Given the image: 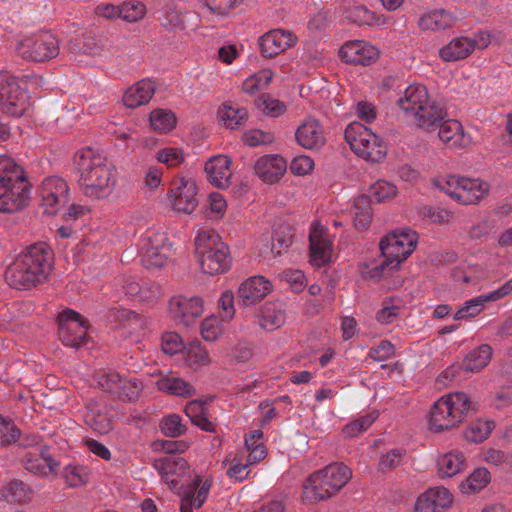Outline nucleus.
Listing matches in <instances>:
<instances>
[{"label": "nucleus", "mask_w": 512, "mask_h": 512, "mask_svg": "<svg viewBox=\"0 0 512 512\" xmlns=\"http://www.w3.org/2000/svg\"><path fill=\"white\" fill-rule=\"evenodd\" d=\"M78 183L83 194L91 199H106L117 184V170L108 160L91 148L76 153Z\"/></svg>", "instance_id": "f257e3e1"}, {"label": "nucleus", "mask_w": 512, "mask_h": 512, "mask_svg": "<svg viewBox=\"0 0 512 512\" xmlns=\"http://www.w3.org/2000/svg\"><path fill=\"white\" fill-rule=\"evenodd\" d=\"M40 196L44 213L54 215L67 204L69 187L63 178L50 176L43 180Z\"/></svg>", "instance_id": "f3484780"}, {"label": "nucleus", "mask_w": 512, "mask_h": 512, "mask_svg": "<svg viewBox=\"0 0 512 512\" xmlns=\"http://www.w3.org/2000/svg\"><path fill=\"white\" fill-rule=\"evenodd\" d=\"M286 313L280 302L265 303L259 313V325L267 331H274L284 325Z\"/></svg>", "instance_id": "c9c22d12"}, {"label": "nucleus", "mask_w": 512, "mask_h": 512, "mask_svg": "<svg viewBox=\"0 0 512 512\" xmlns=\"http://www.w3.org/2000/svg\"><path fill=\"white\" fill-rule=\"evenodd\" d=\"M90 471L86 466L70 464L63 470V478L68 486L79 487L88 482Z\"/></svg>", "instance_id": "5fc2aeb1"}, {"label": "nucleus", "mask_w": 512, "mask_h": 512, "mask_svg": "<svg viewBox=\"0 0 512 512\" xmlns=\"http://www.w3.org/2000/svg\"><path fill=\"white\" fill-rule=\"evenodd\" d=\"M155 158L167 167H177L183 163L185 156L181 148L168 146L157 150Z\"/></svg>", "instance_id": "13d9d810"}, {"label": "nucleus", "mask_w": 512, "mask_h": 512, "mask_svg": "<svg viewBox=\"0 0 512 512\" xmlns=\"http://www.w3.org/2000/svg\"><path fill=\"white\" fill-rule=\"evenodd\" d=\"M418 234L410 228L396 229L380 242V249L384 260L372 268H361L364 278L376 279L385 276L387 271L396 269L416 248Z\"/></svg>", "instance_id": "20e7f679"}, {"label": "nucleus", "mask_w": 512, "mask_h": 512, "mask_svg": "<svg viewBox=\"0 0 512 512\" xmlns=\"http://www.w3.org/2000/svg\"><path fill=\"white\" fill-rule=\"evenodd\" d=\"M86 331L87 326L77 312L65 310L59 315V337L64 345L78 347Z\"/></svg>", "instance_id": "aec40b11"}, {"label": "nucleus", "mask_w": 512, "mask_h": 512, "mask_svg": "<svg viewBox=\"0 0 512 512\" xmlns=\"http://www.w3.org/2000/svg\"><path fill=\"white\" fill-rule=\"evenodd\" d=\"M223 356L230 364H243L252 359L253 353L247 343L239 342L233 346L227 347L223 351Z\"/></svg>", "instance_id": "6e6d98bb"}, {"label": "nucleus", "mask_w": 512, "mask_h": 512, "mask_svg": "<svg viewBox=\"0 0 512 512\" xmlns=\"http://www.w3.org/2000/svg\"><path fill=\"white\" fill-rule=\"evenodd\" d=\"M228 209L225 196L219 192H212L208 195L205 206V214L211 220H221Z\"/></svg>", "instance_id": "09e8293b"}, {"label": "nucleus", "mask_w": 512, "mask_h": 512, "mask_svg": "<svg viewBox=\"0 0 512 512\" xmlns=\"http://www.w3.org/2000/svg\"><path fill=\"white\" fill-rule=\"evenodd\" d=\"M309 248V262L312 266L320 268L332 261L333 237L327 227L317 220L310 226Z\"/></svg>", "instance_id": "dca6fc26"}, {"label": "nucleus", "mask_w": 512, "mask_h": 512, "mask_svg": "<svg viewBox=\"0 0 512 512\" xmlns=\"http://www.w3.org/2000/svg\"><path fill=\"white\" fill-rule=\"evenodd\" d=\"M28 107V95L20 87L18 79L0 71V111L8 116L21 117Z\"/></svg>", "instance_id": "9b49d317"}, {"label": "nucleus", "mask_w": 512, "mask_h": 512, "mask_svg": "<svg viewBox=\"0 0 512 512\" xmlns=\"http://www.w3.org/2000/svg\"><path fill=\"white\" fill-rule=\"evenodd\" d=\"M490 189V184L480 178L461 176L456 201L465 205L476 204L489 194Z\"/></svg>", "instance_id": "c85d7f7f"}, {"label": "nucleus", "mask_w": 512, "mask_h": 512, "mask_svg": "<svg viewBox=\"0 0 512 512\" xmlns=\"http://www.w3.org/2000/svg\"><path fill=\"white\" fill-rule=\"evenodd\" d=\"M255 174L266 184L280 181L287 171L286 160L278 154L259 157L254 164Z\"/></svg>", "instance_id": "393cba45"}, {"label": "nucleus", "mask_w": 512, "mask_h": 512, "mask_svg": "<svg viewBox=\"0 0 512 512\" xmlns=\"http://www.w3.org/2000/svg\"><path fill=\"white\" fill-rule=\"evenodd\" d=\"M490 482L489 470L485 467H477L458 484V489L462 495L471 496L484 490Z\"/></svg>", "instance_id": "e433bc0d"}, {"label": "nucleus", "mask_w": 512, "mask_h": 512, "mask_svg": "<svg viewBox=\"0 0 512 512\" xmlns=\"http://www.w3.org/2000/svg\"><path fill=\"white\" fill-rule=\"evenodd\" d=\"M245 449L248 452L247 457L250 464L259 463L266 457L267 450L261 430H254L245 435Z\"/></svg>", "instance_id": "a19ab883"}, {"label": "nucleus", "mask_w": 512, "mask_h": 512, "mask_svg": "<svg viewBox=\"0 0 512 512\" xmlns=\"http://www.w3.org/2000/svg\"><path fill=\"white\" fill-rule=\"evenodd\" d=\"M491 356V347L483 344L466 355L463 361V368L468 372H478L488 365Z\"/></svg>", "instance_id": "79ce46f5"}, {"label": "nucleus", "mask_w": 512, "mask_h": 512, "mask_svg": "<svg viewBox=\"0 0 512 512\" xmlns=\"http://www.w3.org/2000/svg\"><path fill=\"white\" fill-rule=\"evenodd\" d=\"M494 427L493 421L478 419L464 429L463 437L470 443H481L489 437Z\"/></svg>", "instance_id": "c03bdc74"}, {"label": "nucleus", "mask_w": 512, "mask_h": 512, "mask_svg": "<svg viewBox=\"0 0 512 512\" xmlns=\"http://www.w3.org/2000/svg\"><path fill=\"white\" fill-rule=\"evenodd\" d=\"M197 185L192 178H180L173 182L168 194L171 208L178 213L191 214L198 205Z\"/></svg>", "instance_id": "a211bd4d"}, {"label": "nucleus", "mask_w": 512, "mask_h": 512, "mask_svg": "<svg viewBox=\"0 0 512 512\" xmlns=\"http://www.w3.org/2000/svg\"><path fill=\"white\" fill-rule=\"evenodd\" d=\"M200 333L205 341H216L223 333L221 321L214 314L207 316L201 322Z\"/></svg>", "instance_id": "4d7b16f0"}, {"label": "nucleus", "mask_w": 512, "mask_h": 512, "mask_svg": "<svg viewBox=\"0 0 512 512\" xmlns=\"http://www.w3.org/2000/svg\"><path fill=\"white\" fill-rule=\"evenodd\" d=\"M455 21L450 12L439 9L425 13L419 20V26L423 30L439 31L452 27Z\"/></svg>", "instance_id": "58836bf2"}, {"label": "nucleus", "mask_w": 512, "mask_h": 512, "mask_svg": "<svg viewBox=\"0 0 512 512\" xmlns=\"http://www.w3.org/2000/svg\"><path fill=\"white\" fill-rule=\"evenodd\" d=\"M31 185L22 166L7 155H0V212L14 213L30 201Z\"/></svg>", "instance_id": "7ed1b4c3"}, {"label": "nucleus", "mask_w": 512, "mask_h": 512, "mask_svg": "<svg viewBox=\"0 0 512 512\" xmlns=\"http://www.w3.org/2000/svg\"><path fill=\"white\" fill-rule=\"evenodd\" d=\"M352 476L351 470L340 463H334L314 472L304 483L302 499L316 503L326 500L343 488Z\"/></svg>", "instance_id": "39448f33"}, {"label": "nucleus", "mask_w": 512, "mask_h": 512, "mask_svg": "<svg viewBox=\"0 0 512 512\" xmlns=\"http://www.w3.org/2000/svg\"><path fill=\"white\" fill-rule=\"evenodd\" d=\"M116 319L123 328H127L130 332H138L144 329L147 324L146 319L140 317L130 310H121L117 312Z\"/></svg>", "instance_id": "052dcab7"}, {"label": "nucleus", "mask_w": 512, "mask_h": 512, "mask_svg": "<svg viewBox=\"0 0 512 512\" xmlns=\"http://www.w3.org/2000/svg\"><path fill=\"white\" fill-rule=\"evenodd\" d=\"M397 194L398 188L396 185L383 179L377 180L369 188V197L377 203L394 199Z\"/></svg>", "instance_id": "49530a36"}, {"label": "nucleus", "mask_w": 512, "mask_h": 512, "mask_svg": "<svg viewBox=\"0 0 512 512\" xmlns=\"http://www.w3.org/2000/svg\"><path fill=\"white\" fill-rule=\"evenodd\" d=\"M461 176L439 175L432 180L433 186L456 200Z\"/></svg>", "instance_id": "680f3d73"}, {"label": "nucleus", "mask_w": 512, "mask_h": 512, "mask_svg": "<svg viewBox=\"0 0 512 512\" xmlns=\"http://www.w3.org/2000/svg\"><path fill=\"white\" fill-rule=\"evenodd\" d=\"M492 36L488 31H479L473 37H457L439 50V57L446 62L467 58L475 49H485L491 44Z\"/></svg>", "instance_id": "ddd939ff"}, {"label": "nucleus", "mask_w": 512, "mask_h": 512, "mask_svg": "<svg viewBox=\"0 0 512 512\" xmlns=\"http://www.w3.org/2000/svg\"><path fill=\"white\" fill-rule=\"evenodd\" d=\"M436 466L441 479L452 478L464 470L466 457L462 451H448L438 457Z\"/></svg>", "instance_id": "72a5a7b5"}, {"label": "nucleus", "mask_w": 512, "mask_h": 512, "mask_svg": "<svg viewBox=\"0 0 512 512\" xmlns=\"http://www.w3.org/2000/svg\"><path fill=\"white\" fill-rule=\"evenodd\" d=\"M295 139L304 149H319L325 144L323 127L318 120L307 118L296 129Z\"/></svg>", "instance_id": "cd10ccee"}, {"label": "nucleus", "mask_w": 512, "mask_h": 512, "mask_svg": "<svg viewBox=\"0 0 512 512\" xmlns=\"http://www.w3.org/2000/svg\"><path fill=\"white\" fill-rule=\"evenodd\" d=\"M15 49L23 59L46 61L58 55L59 42L53 34L43 32L18 41Z\"/></svg>", "instance_id": "f8f14e48"}, {"label": "nucleus", "mask_w": 512, "mask_h": 512, "mask_svg": "<svg viewBox=\"0 0 512 512\" xmlns=\"http://www.w3.org/2000/svg\"><path fill=\"white\" fill-rule=\"evenodd\" d=\"M52 268L46 244L37 243L22 251L7 267L5 279L15 289H30L44 282Z\"/></svg>", "instance_id": "f03ea898"}, {"label": "nucleus", "mask_w": 512, "mask_h": 512, "mask_svg": "<svg viewBox=\"0 0 512 512\" xmlns=\"http://www.w3.org/2000/svg\"><path fill=\"white\" fill-rule=\"evenodd\" d=\"M184 412L190 421L206 432H214L213 423L206 416L205 404L198 400L186 404Z\"/></svg>", "instance_id": "37998d69"}, {"label": "nucleus", "mask_w": 512, "mask_h": 512, "mask_svg": "<svg viewBox=\"0 0 512 512\" xmlns=\"http://www.w3.org/2000/svg\"><path fill=\"white\" fill-rule=\"evenodd\" d=\"M85 422L100 434H106L112 428V416L109 413L108 407L96 402H91L87 405Z\"/></svg>", "instance_id": "f704fd0d"}, {"label": "nucleus", "mask_w": 512, "mask_h": 512, "mask_svg": "<svg viewBox=\"0 0 512 512\" xmlns=\"http://www.w3.org/2000/svg\"><path fill=\"white\" fill-rule=\"evenodd\" d=\"M429 101L428 91L424 85L411 84L404 90L397 103L406 115L413 117Z\"/></svg>", "instance_id": "2f4dec72"}, {"label": "nucleus", "mask_w": 512, "mask_h": 512, "mask_svg": "<svg viewBox=\"0 0 512 512\" xmlns=\"http://www.w3.org/2000/svg\"><path fill=\"white\" fill-rule=\"evenodd\" d=\"M1 497L9 503L23 504L31 499V490L22 481L14 480L2 488Z\"/></svg>", "instance_id": "a18cd8bd"}, {"label": "nucleus", "mask_w": 512, "mask_h": 512, "mask_svg": "<svg viewBox=\"0 0 512 512\" xmlns=\"http://www.w3.org/2000/svg\"><path fill=\"white\" fill-rule=\"evenodd\" d=\"M437 130L439 140L449 149H465L473 143V137L464 129L461 122L448 118V116L437 127Z\"/></svg>", "instance_id": "412c9836"}, {"label": "nucleus", "mask_w": 512, "mask_h": 512, "mask_svg": "<svg viewBox=\"0 0 512 512\" xmlns=\"http://www.w3.org/2000/svg\"><path fill=\"white\" fill-rule=\"evenodd\" d=\"M23 464L28 472L45 478L55 476L59 471V463L47 447L29 450L23 458Z\"/></svg>", "instance_id": "4be33fe9"}, {"label": "nucleus", "mask_w": 512, "mask_h": 512, "mask_svg": "<svg viewBox=\"0 0 512 512\" xmlns=\"http://www.w3.org/2000/svg\"><path fill=\"white\" fill-rule=\"evenodd\" d=\"M156 91L155 83L150 79H142L129 88L123 94L122 101L127 108H137L147 104Z\"/></svg>", "instance_id": "473e14b6"}, {"label": "nucleus", "mask_w": 512, "mask_h": 512, "mask_svg": "<svg viewBox=\"0 0 512 512\" xmlns=\"http://www.w3.org/2000/svg\"><path fill=\"white\" fill-rule=\"evenodd\" d=\"M471 400L464 392L441 396L430 408L428 424L431 431L442 432L456 427L467 417Z\"/></svg>", "instance_id": "423d86ee"}, {"label": "nucleus", "mask_w": 512, "mask_h": 512, "mask_svg": "<svg viewBox=\"0 0 512 512\" xmlns=\"http://www.w3.org/2000/svg\"><path fill=\"white\" fill-rule=\"evenodd\" d=\"M160 431L167 437L175 438L186 433L187 427L178 414H167L162 417L159 423Z\"/></svg>", "instance_id": "3c124183"}, {"label": "nucleus", "mask_w": 512, "mask_h": 512, "mask_svg": "<svg viewBox=\"0 0 512 512\" xmlns=\"http://www.w3.org/2000/svg\"><path fill=\"white\" fill-rule=\"evenodd\" d=\"M273 291L272 282L262 275H255L243 281L238 288L239 302L250 306L261 301Z\"/></svg>", "instance_id": "5701e85b"}, {"label": "nucleus", "mask_w": 512, "mask_h": 512, "mask_svg": "<svg viewBox=\"0 0 512 512\" xmlns=\"http://www.w3.org/2000/svg\"><path fill=\"white\" fill-rule=\"evenodd\" d=\"M195 253L205 274L217 275L230 267L229 248L214 230H198L195 237Z\"/></svg>", "instance_id": "0eeeda50"}, {"label": "nucleus", "mask_w": 512, "mask_h": 512, "mask_svg": "<svg viewBox=\"0 0 512 512\" xmlns=\"http://www.w3.org/2000/svg\"><path fill=\"white\" fill-rule=\"evenodd\" d=\"M447 116L448 112L442 104L430 100L419 112H416L413 118L418 128L430 133L436 131Z\"/></svg>", "instance_id": "c756f323"}, {"label": "nucleus", "mask_w": 512, "mask_h": 512, "mask_svg": "<svg viewBox=\"0 0 512 512\" xmlns=\"http://www.w3.org/2000/svg\"><path fill=\"white\" fill-rule=\"evenodd\" d=\"M400 315V306L391 299H385L382 307L376 313V320L380 324L388 325L398 319Z\"/></svg>", "instance_id": "0e129e2a"}, {"label": "nucleus", "mask_w": 512, "mask_h": 512, "mask_svg": "<svg viewBox=\"0 0 512 512\" xmlns=\"http://www.w3.org/2000/svg\"><path fill=\"white\" fill-rule=\"evenodd\" d=\"M150 124L153 130L166 133L176 125V117L169 110L155 109L150 114Z\"/></svg>", "instance_id": "603ef678"}, {"label": "nucleus", "mask_w": 512, "mask_h": 512, "mask_svg": "<svg viewBox=\"0 0 512 512\" xmlns=\"http://www.w3.org/2000/svg\"><path fill=\"white\" fill-rule=\"evenodd\" d=\"M204 170L211 184L218 188H227L233 175L232 159L223 154L214 155L206 161Z\"/></svg>", "instance_id": "a878e982"}, {"label": "nucleus", "mask_w": 512, "mask_h": 512, "mask_svg": "<svg viewBox=\"0 0 512 512\" xmlns=\"http://www.w3.org/2000/svg\"><path fill=\"white\" fill-rule=\"evenodd\" d=\"M155 375L158 376L156 381L157 389L163 393L182 398H188L196 394L192 384L173 372L163 373L159 371Z\"/></svg>", "instance_id": "7c9ffc66"}, {"label": "nucleus", "mask_w": 512, "mask_h": 512, "mask_svg": "<svg viewBox=\"0 0 512 512\" xmlns=\"http://www.w3.org/2000/svg\"><path fill=\"white\" fill-rule=\"evenodd\" d=\"M483 300L484 299H482L481 295H479L475 298L465 301L455 313L454 319L463 320L477 316L485 307Z\"/></svg>", "instance_id": "e2e57ef3"}, {"label": "nucleus", "mask_w": 512, "mask_h": 512, "mask_svg": "<svg viewBox=\"0 0 512 512\" xmlns=\"http://www.w3.org/2000/svg\"><path fill=\"white\" fill-rule=\"evenodd\" d=\"M142 390L143 384L138 379H123V384L117 397L125 401H135L139 397Z\"/></svg>", "instance_id": "338daca9"}, {"label": "nucleus", "mask_w": 512, "mask_h": 512, "mask_svg": "<svg viewBox=\"0 0 512 512\" xmlns=\"http://www.w3.org/2000/svg\"><path fill=\"white\" fill-rule=\"evenodd\" d=\"M219 121L228 129H236L243 125L248 117L247 109L231 102L223 103L218 111Z\"/></svg>", "instance_id": "4c0bfd02"}, {"label": "nucleus", "mask_w": 512, "mask_h": 512, "mask_svg": "<svg viewBox=\"0 0 512 512\" xmlns=\"http://www.w3.org/2000/svg\"><path fill=\"white\" fill-rule=\"evenodd\" d=\"M205 303L202 297L193 294H175L167 303V315L177 325L192 327L202 317Z\"/></svg>", "instance_id": "9d476101"}, {"label": "nucleus", "mask_w": 512, "mask_h": 512, "mask_svg": "<svg viewBox=\"0 0 512 512\" xmlns=\"http://www.w3.org/2000/svg\"><path fill=\"white\" fill-rule=\"evenodd\" d=\"M314 169V160L307 155L294 157L290 164L291 172L296 176H306Z\"/></svg>", "instance_id": "774afa93"}, {"label": "nucleus", "mask_w": 512, "mask_h": 512, "mask_svg": "<svg viewBox=\"0 0 512 512\" xmlns=\"http://www.w3.org/2000/svg\"><path fill=\"white\" fill-rule=\"evenodd\" d=\"M345 140L351 150L360 158L379 162L386 156V145L370 128L358 121L351 122L345 129Z\"/></svg>", "instance_id": "6e6552de"}, {"label": "nucleus", "mask_w": 512, "mask_h": 512, "mask_svg": "<svg viewBox=\"0 0 512 512\" xmlns=\"http://www.w3.org/2000/svg\"><path fill=\"white\" fill-rule=\"evenodd\" d=\"M343 15L349 22L359 26L372 25L376 20L374 12L362 5L345 8Z\"/></svg>", "instance_id": "864d4df0"}, {"label": "nucleus", "mask_w": 512, "mask_h": 512, "mask_svg": "<svg viewBox=\"0 0 512 512\" xmlns=\"http://www.w3.org/2000/svg\"><path fill=\"white\" fill-rule=\"evenodd\" d=\"M183 355L185 363L195 371L208 367L212 362L209 352L199 341L185 346Z\"/></svg>", "instance_id": "ea45409f"}, {"label": "nucleus", "mask_w": 512, "mask_h": 512, "mask_svg": "<svg viewBox=\"0 0 512 512\" xmlns=\"http://www.w3.org/2000/svg\"><path fill=\"white\" fill-rule=\"evenodd\" d=\"M297 37L284 29H273L260 38L261 53L266 57H274L293 47Z\"/></svg>", "instance_id": "bb28decb"}, {"label": "nucleus", "mask_w": 512, "mask_h": 512, "mask_svg": "<svg viewBox=\"0 0 512 512\" xmlns=\"http://www.w3.org/2000/svg\"><path fill=\"white\" fill-rule=\"evenodd\" d=\"M123 379L118 372L108 371L98 374L96 381L101 389L117 396L122 387Z\"/></svg>", "instance_id": "bf43d9fd"}, {"label": "nucleus", "mask_w": 512, "mask_h": 512, "mask_svg": "<svg viewBox=\"0 0 512 512\" xmlns=\"http://www.w3.org/2000/svg\"><path fill=\"white\" fill-rule=\"evenodd\" d=\"M273 76L274 73L271 69H262L247 77L242 84V89L247 94H253L257 91L263 90L270 84Z\"/></svg>", "instance_id": "de8ad7c7"}, {"label": "nucleus", "mask_w": 512, "mask_h": 512, "mask_svg": "<svg viewBox=\"0 0 512 512\" xmlns=\"http://www.w3.org/2000/svg\"><path fill=\"white\" fill-rule=\"evenodd\" d=\"M339 54L347 63L366 66L378 59L379 50L366 41L354 40L342 45Z\"/></svg>", "instance_id": "b1692460"}, {"label": "nucleus", "mask_w": 512, "mask_h": 512, "mask_svg": "<svg viewBox=\"0 0 512 512\" xmlns=\"http://www.w3.org/2000/svg\"><path fill=\"white\" fill-rule=\"evenodd\" d=\"M212 481L209 474H195L188 483L181 486L177 492L181 498L180 511L193 512L201 508L209 497Z\"/></svg>", "instance_id": "2eb2a0df"}, {"label": "nucleus", "mask_w": 512, "mask_h": 512, "mask_svg": "<svg viewBox=\"0 0 512 512\" xmlns=\"http://www.w3.org/2000/svg\"><path fill=\"white\" fill-rule=\"evenodd\" d=\"M172 252V244L168 234L157 228L146 230L140 237L138 253L141 263L147 269H159L164 267Z\"/></svg>", "instance_id": "1a4fd4ad"}, {"label": "nucleus", "mask_w": 512, "mask_h": 512, "mask_svg": "<svg viewBox=\"0 0 512 512\" xmlns=\"http://www.w3.org/2000/svg\"><path fill=\"white\" fill-rule=\"evenodd\" d=\"M351 213L355 227L358 229L366 228L371 221V207L368 199L365 196L355 198Z\"/></svg>", "instance_id": "8fccbe9b"}, {"label": "nucleus", "mask_w": 512, "mask_h": 512, "mask_svg": "<svg viewBox=\"0 0 512 512\" xmlns=\"http://www.w3.org/2000/svg\"><path fill=\"white\" fill-rule=\"evenodd\" d=\"M154 467L160 473L169 489L179 491L196 474L182 457L166 456L157 459Z\"/></svg>", "instance_id": "4468645a"}, {"label": "nucleus", "mask_w": 512, "mask_h": 512, "mask_svg": "<svg viewBox=\"0 0 512 512\" xmlns=\"http://www.w3.org/2000/svg\"><path fill=\"white\" fill-rule=\"evenodd\" d=\"M146 14L144 4L138 1L126 2L121 6V18L126 22L134 23L141 19Z\"/></svg>", "instance_id": "69168bd1"}, {"label": "nucleus", "mask_w": 512, "mask_h": 512, "mask_svg": "<svg viewBox=\"0 0 512 512\" xmlns=\"http://www.w3.org/2000/svg\"><path fill=\"white\" fill-rule=\"evenodd\" d=\"M453 494L445 486H433L420 493L413 505V512H444L453 504Z\"/></svg>", "instance_id": "6ab92c4d"}]
</instances>
